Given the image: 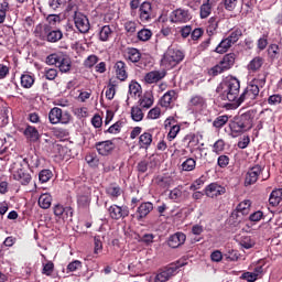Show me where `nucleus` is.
I'll return each instance as SVG.
<instances>
[{"label":"nucleus","mask_w":282,"mask_h":282,"mask_svg":"<svg viewBox=\"0 0 282 282\" xmlns=\"http://www.w3.org/2000/svg\"><path fill=\"white\" fill-rule=\"evenodd\" d=\"M254 116V110H248L247 112L235 117L230 123L231 131H234V133H243V131H250V129H252Z\"/></svg>","instance_id":"nucleus-1"},{"label":"nucleus","mask_w":282,"mask_h":282,"mask_svg":"<svg viewBox=\"0 0 282 282\" xmlns=\"http://www.w3.org/2000/svg\"><path fill=\"white\" fill-rule=\"evenodd\" d=\"M224 89L223 98H226L229 102H234L235 107H237L239 90L241 89V83L239 79L231 77L221 84Z\"/></svg>","instance_id":"nucleus-2"},{"label":"nucleus","mask_w":282,"mask_h":282,"mask_svg":"<svg viewBox=\"0 0 282 282\" xmlns=\"http://www.w3.org/2000/svg\"><path fill=\"white\" fill-rule=\"evenodd\" d=\"M35 36L41 39V41H47L48 43H58L61 39H63V31L61 30H52L50 24L37 25L35 28Z\"/></svg>","instance_id":"nucleus-3"},{"label":"nucleus","mask_w":282,"mask_h":282,"mask_svg":"<svg viewBox=\"0 0 282 282\" xmlns=\"http://www.w3.org/2000/svg\"><path fill=\"white\" fill-rule=\"evenodd\" d=\"M263 171H265V167L260 164L249 167L245 175V186H252V184H257V182H259V177H261L262 182L270 180V172L263 174Z\"/></svg>","instance_id":"nucleus-4"},{"label":"nucleus","mask_w":282,"mask_h":282,"mask_svg":"<svg viewBox=\"0 0 282 282\" xmlns=\"http://www.w3.org/2000/svg\"><path fill=\"white\" fill-rule=\"evenodd\" d=\"M47 65H55L62 74H67L72 69V58L63 53H53L46 57Z\"/></svg>","instance_id":"nucleus-5"},{"label":"nucleus","mask_w":282,"mask_h":282,"mask_svg":"<svg viewBox=\"0 0 282 282\" xmlns=\"http://www.w3.org/2000/svg\"><path fill=\"white\" fill-rule=\"evenodd\" d=\"M184 61V53L180 50L169 48L164 53L161 64L165 69H173L176 65H180Z\"/></svg>","instance_id":"nucleus-6"},{"label":"nucleus","mask_w":282,"mask_h":282,"mask_svg":"<svg viewBox=\"0 0 282 282\" xmlns=\"http://www.w3.org/2000/svg\"><path fill=\"white\" fill-rule=\"evenodd\" d=\"M259 86L251 82L249 85H247L242 94L239 96L237 107L243 105V102H246L247 105H254V100L259 98Z\"/></svg>","instance_id":"nucleus-7"},{"label":"nucleus","mask_w":282,"mask_h":282,"mask_svg":"<svg viewBox=\"0 0 282 282\" xmlns=\"http://www.w3.org/2000/svg\"><path fill=\"white\" fill-rule=\"evenodd\" d=\"M28 169H30V161L23 159L20 163V167L13 173V180L19 182L22 186H28V184L32 182V174L28 172Z\"/></svg>","instance_id":"nucleus-8"},{"label":"nucleus","mask_w":282,"mask_h":282,"mask_svg":"<svg viewBox=\"0 0 282 282\" xmlns=\"http://www.w3.org/2000/svg\"><path fill=\"white\" fill-rule=\"evenodd\" d=\"M48 120L51 124H69L72 122V115L58 107H54L48 112Z\"/></svg>","instance_id":"nucleus-9"},{"label":"nucleus","mask_w":282,"mask_h":282,"mask_svg":"<svg viewBox=\"0 0 282 282\" xmlns=\"http://www.w3.org/2000/svg\"><path fill=\"white\" fill-rule=\"evenodd\" d=\"M183 265H186L184 262L177 261L176 263H172L164 269L159 271V274L155 275L154 282H166L171 276H175L177 274V270L180 268H183Z\"/></svg>","instance_id":"nucleus-10"},{"label":"nucleus","mask_w":282,"mask_h":282,"mask_svg":"<svg viewBox=\"0 0 282 282\" xmlns=\"http://www.w3.org/2000/svg\"><path fill=\"white\" fill-rule=\"evenodd\" d=\"M235 53L226 54L223 59L214 66L210 72L212 76H219V74H224V72H228L232 65H235Z\"/></svg>","instance_id":"nucleus-11"},{"label":"nucleus","mask_w":282,"mask_h":282,"mask_svg":"<svg viewBox=\"0 0 282 282\" xmlns=\"http://www.w3.org/2000/svg\"><path fill=\"white\" fill-rule=\"evenodd\" d=\"M139 19L142 23H151V21L155 19V13H153V3L144 1L140 4Z\"/></svg>","instance_id":"nucleus-12"},{"label":"nucleus","mask_w":282,"mask_h":282,"mask_svg":"<svg viewBox=\"0 0 282 282\" xmlns=\"http://www.w3.org/2000/svg\"><path fill=\"white\" fill-rule=\"evenodd\" d=\"M193 19L191 11L188 9L178 8L171 12L170 21L171 23H188Z\"/></svg>","instance_id":"nucleus-13"},{"label":"nucleus","mask_w":282,"mask_h":282,"mask_svg":"<svg viewBox=\"0 0 282 282\" xmlns=\"http://www.w3.org/2000/svg\"><path fill=\"white\" fill-rule=\"evenodd\" d=\"M74 23H75V26L77 28L78 32H80L82 34H87V32H89V30L91 28L87 15H85L78 11H75Z\"/></svg>","instance_id":"nucleus-14"},{"label":"nucleus","mask_w":282,"mask_h":282,"mask_svg":"<svg viewBox=\"0 0 282 282\" xmlns=\"http://www.w3.org/2000/svg\"><path fill=\"white\" fill-rule=\"evenodd\" d=\"M115 74L121 83H124L129 78V74L127 73V64L123 61L116 62L115 66Z\"/></svg>","instance_id":"nucleus-15"},{"label":"nucleus","mask_w":282,"mask_h":282,"mask_svg":"<svg viewBox=\"0 0 282 282\" xmlns=\"http://www.w3.org/2000/svg\"><path fill=\"white\" fill-rule=\"evenodd\" d=\"M226 193V187L217 184V183H212L205 188V194L207 197H219V195H224Z\"/></svg>","instance_id":"nucleus-16"},{"label":"nucleus","mask_w":282,"mask_h":282,"mask_svg":"<svg viewBox=\"0 0 282 282\" xmlns=\"http://www.w3.org/2000/svg\"><path fill=\"white\" fill-rule=\"evenodd\" d=\"M95 147L99 155H109V153L116 149V145H113L111 141L97 142Z\"/></svg>","instance_id":"nucleus-17"},{"label":"nucleus","mask_w":282,"mask_h":282,"mask_svg":"<svg viewBox=\"0 0 282 282\" xmlns=\"http://www.w3.org/2000/svg\"><path fill=\"white\" fill-rule=\"evenodd\" d=\"M186 241V235L184 232H176L169 238L170 248H180V246H184Z\"/></svg>","instance_id":"nucleus-18"},{"label":"nucleus","mask_w":282,"mask_h":282,"mask_svg":"<svg viewBox=\"0 0 282 282\" xmlns=\"http://www.w3.org/2000/svg\"><path fill=\"white\" fill-rule=\"evenodd\" d=\"M164 76H166V72L152 70L144 76V80L148 85H153V83H160Z\"/></svg>","instance_id":"nucleus-19"},{"label":"nucleus","mask_w":282,"mask_h":282,"mask_svg":"<svg viewBox=\"0 0 282 282\" xmlns=\"http://www.w3.org/2000/svg\"><path fill=\"white\" fill-rule=\"evenodd\" d=\"M23 135L30 142H39V140L41 139V134L39 133V130L33 126H26V128L23 131Z\"/></svg>","instance_id":"nucleus-20"},{"label":"nucleus","mask_w":282,"mask_h":282,"mask_svg":"<svg viewBox=\"0 0 282 282\" xmlns=\"http://www.w3.org/2000/svg\"><path fill=\"white\" fill-rule=\"evenodd\" d=\"M175 100H177V93L175 90H169L161 98V107L169 108Z\"/></svg>","instance_id":"nucleus-21"},{"label":"nucleus","mask_w":282,"mask_h":282,"mask_svg":"<svg viewBox=\"0 0 282 282\" xmlns=\"http://www.w3.org/2000/svg\"><path fill=\"white\" fill-rule=\"evenodd\" d=\"M264 63H265V59H263V57L256 56L249 62V64L247 65V69L248 72H252V73L259 72V69L263 67Z\"/></svg>","instance_id":"nucleus-22"},{"label":"nucleus","mask_w":282,"mask_h":282,"mask_svg":"<svg viewBox=\"0 0 282 282\" xmlns=\"http://www.w3.org/2000/svg\"><path fill=\"white\" fill-rule=\"evenodd\" d=\"M126 58L127 61H130V63H140L142 53H140V50L138 48L128 47L126 51Z\"/></svg>","instance_id":"nucleus-23"},{"label":"nucleus","mask_w":282,"mask_h":282,"mask_svg":"<svg viewBox=\"0 0 282 282\" xmlns=\"http://www.w3.org/2000/svg\"><path fill=\"white\" fill-rule=\"evenodd\" d=\"M153 143V134H151V132H143L140 137H139V147L140 149H149V147H151V144Z\"/></svg>","instance_id":"nucleus-24"},{"label":"nucleus","mask_w":282,"mask_h":282,"mask_svg":"<svg viewBox=\"0 0 282 282\" xmlns=\"http://www.w3.org/2000/svg\"><path fill=\"white\" fill-rule=\"evenodd\" d=\"M189 107H194L195 109H205L206 98L202 97V95H194L189 99Z\"/></svg>","instance_id":"nucleus-25"},{"label":"nucleus","mask_w":282,"mask_h":282,"mask_svg":"<svg viewBox=\"0 0 282 282\" xmlns=\"http://www.w3.org/2000/svg\"><path fill=\"white\" fill-rule=\"evenodd\" d=\"M106 193L109 197H112V199H118V197L122 195V188L119 187L118 184L112 183L106 188Z\"/></svg>","instance_id":"nucleus-26"},{"label":"nucleus","mask_w":282,"mask_h":282,"mask_svg":"<svg viewBox=\"0 0 282 282\" xmlns=\"http://www.w3.org/2000/svg\"><path fill=\"white\" fill-rule=\"evenodd\" d=\"M282 200V188L274 189L271 192L269 197L270 206H279Z\"/></svg>","instance_id":"nucleus-27"},{"label":"nucleus","mask_w":282,"mask_h":282,"mask_svg":"<svg viewBox=\"0 0 282 282\" xmlns=\"http://www.w3.org/2000/svg\"><path fill=\"white\" fill-rule=\"evenodd\" d=\"M231 47H232V44L230 43L229 39L226 37L221 40V42L216 46L215 52L217 54H226V52H228V50Z\"/></svg>","instance_id":"nucleus-28"},{"label":"nucleus","mask_w":282,"mask_h":282,"mask_svg":"<svg viewBox=\"0 0 282 282\" xmlns=\"http://www.w3.org/2000/svg\"><path fill=\"white\" fill-rule=\"evenodd\" d=\"M215 4L203 2V4L199 8V17L200 19H208L210 14H213V7Z\"/></svg>","instance_id":"nucleus-29"},{"label":"nucleus","mask_w":282,"mask_h":282,"mask_svg":"<svg viewBox=\"0 0 282 282\" xmlns=\"http://www.w3.org/2000/svg\"><path fill=\"white\" fill-rule=\"evenodd\" d=\"M217 28H219V19H218V18H215V17H212V18L208 20L207 34H208L209 36H213L214 34H216Z\"/></svg>","instance_id":"nucleus-30"},{"label":"nucleus","mask_w":282,"mask_h":282,"mask_svg":"<svg viewBox=\"0 0 282 282\" xmlns=\"http://www.w3.org/2000/svg\"><path fill=\"white\" fill-rule=\"evenodd\" d=\"M111 34H113V30H111V26L104 25L99 31V41H109V39H111Z\"/></svg>","instance_id":"nucleus-31"},{"label":"nucleus","mask_w":282,"mask_h":282,"mask_svg":"<svg viewBox=\"0 0 282 282\" xmlns=\"http://www.w3.org/2000/svg\"><path fill=\"white\" fill-rule=\"evenodd\" d=\"M131 118L134 122H142V120H144V112H142V108L138 106L132 107Z\"/></svg>","instance_id":"nucleus-32"},{"label":"nucleus","mask_w":282,"mask_h":282,"mask_svg":"<svg viewBox=\"0 0 282 282\" xmlns=\"http://www.w3.org/2000/svg\"><path fill=\"white\" fill-rule=\"evenodd\" d=\"M139 105L142 107V109H151V107H153V96L151 94H145L139 100Z\"/></svg>","instance_id":"nucleus-33"},{"label":"nucleus","mask_w":282,"mask_h":282,"mask_svg":"<svg viewBox=\"0 0 282 282\" xmlns=\"http://www.w3.org/2000/svg\"><path fill=\"white\" fill-rule=\"evenodd\" d=\"M39 206H41L44 210H47V208L52 206V195L42 194L39 198Z\"/></svg>","instance_id":"nucleus-34"},{"label":"nucleus","mask_w":282,"mask_h":282,"mask_svg":"<svg viewBox=\"0 0 282 282\" xmlns=\"http://www.w3.org/2000/svg\"><path fill=\"white\" fill-rule=\"evenodd\" d=\"M116 87H118V84L116 80H109L108 88L106 90V98L108 100H113V97L116 96Z\"/></svg>","instance_id":"nucleus-35"},{"label":"nucleus","mask_w":282,"mask_h":282,"mask_svg":"<svg viewBox=\"0 0 282 282\" xmlns=\"http://www.w3.org/2000/svg\"><path fill=\"white\" fill-rule=\"evenodd\" d=\"M182 171H195V166H197V161H195V159L189 158L186 159L183 163H182Z\"/></svg>","instance_id":"nucleus-36"},{"label":"nucleus","mask_w":282,"mask_h":282,"mask_svg":"<svg viewBox=\"0 0 282 282\" xmlns=\"http://www.w3.org/2000/svg\"><path fill=\"white\" fill-rule=\"evenodd\" d=\"M243 36V31L241 29H235L230 32L229 36L227 37L232 45L237 43Z\"/></svg>","instance_id":"nucleus-37"},{"label":"nucleus","mask_w":282,"mask_h":282,"mask_svg":"<svg viewBox=\"0 0 282 282\" xmlns=\"http://www.w3.org/2000/svg\"><path fill=\"white\" fill-rule=\"evenodd\" d=\"M152 36H153V32L149 29H142L138 32V39L143 43H147V41H150Z\"/></svg>","instance_id":"nucleus-38"},{"label":"nucleus","mask_w":282,"mask_h":282,"mask_svg":"<svg viewBox=\"0 0 282 282\" xmlns=\"http://www.w3.org/2000/svg\"><path fill=\"white\" fill-rule=\"evenodd\" d=\"M21 85L22 87H24V89H30V87H32V85H34V77H32V75H22L21 76Z\"/></svg>","instance_id":"nucleus-39"},{"label":"nucleus","mask_w":282,"mask_h":282,"mask_svg":"<svg viewBox=\"0 0 282 282\" xmlns=\"http://www.w3.org/2000/svg\"><path fill=\"white\" fill-rule=\"evenodd\" d=\"M54 177V174L52 173V170H42L39 173V180L41 184H46V182L51 178Z\"/></svg>","instance_id":"nucleus-40"},{"label":"nucleus","mask_w":282,"mask_h":282,"mask_svg":"<svg viewBox=\"0 0 282 282\" xmlns=\"http://www.w3.org/2000/svg\"><path fill=\"white\" fill-rule=\"evenodd\" d=\"M227 122H228V116L223 115V116L217 117L214 120L213 127H215L216 129H221V127H224Z\"/></svg>","instance_id":"nucleus-41"},{"label":"nucleus","mask_w":282,"mask_h":282,"mask_svg":"<svg viewBox=\"0 0 282 282\" xmlns=\"http://www.w3.org/2000/svg\"><path fill=\"white\" fill-rule=\"evenodd\" d=\"M44 76L46 80H56L58 76V70L56 68H45Z\"/></svg>","instance_id":"nucleus-42"},{"label":"nucleus","mask_w":282,"mask_h":282,"mask_svg":"<svg viewBox=\"0 0 282 282\" xmlns=\"http://www.w3.org/2000/svg\"><path fill=\"white\" fill-rule=\"evenodd\" d=\"M155 182L160 188H169V186H171L170 177L159 176L156 177Z\"/></svg>","instance_id":"nucleus-43"},{"label":"nucleus","mask_w":282,"mask_h":282,"mask_svg":"<svg viewBox=\"0 0 282 282\" xmlns=\"http://www.w3.org/2000/svg\"><path fill=\"white\" fill-rule=\"evenodd\" d=\"M67 4V0H50L48 6L52 10H58L61 8H65Z\"/></svg>","instance_id":"nucleus-44"},{"label":"nucleus","mask_w":282,"mask_h":282,"mask_svg":"<svg viewBox=\"0 0 282 282\" xmlns=\"http://www.w3.org/2000/svg\"><path fill=\"white\" fill-rule=\"evenodd\" d=\"M206 182V176H200L196 181L193 182V184L189 186V191H199L202 186H204Z\"/></svg>","instance_id":"nucleus-45"},{"label":"nucleus","mask_w":282,"mask_h":282,"mask_svg":"<svg viewBox=\"0 0 282 282\" xmlns=\"http://www.w3.org/2000/svg\"><path fill=\"white\" fill-rule=\"evenodd\" d=\"M99 58L96 55H89L85 61H84V66L87 69H91L96 63H98Z\"/></svg>","instance_id":"nucleus-46"},{"label":"nucleus","mask_w":282,"mask_h":282,"mask_svg":"<svg viewBox=\"0 0 282 282\" xmlns=\"http://www.w3.org/2000/svg\"><path fill=\"white\" fill-rule=\"evenodd\" d=\"M180 124L172 126L170 132L167 133V140L170 142H172V140H175V138H177V133H180Z\"/></svg>","instance_id":"nucleus-47"},{"label":"nucleus","mask_w":282,"mask_h":282,"mask_svg":"<svg viewBox=\"0 0 282 282\" xmlns=\"http://www.w3.org/2000/svg\"><path fill=\"white\" fill-rule=\"evenodd\" d=\"M124 30L128 34H135V30H138V23L135 21H127L124 23Z\"/></svg>","instance_id":"nucleus-48"},{"label":"nucleus","mask_w":282,"mask_h":282,"mask_svg":"<svg viewBox=\"0 0 282 282\" xmlns=\"http://www.w3.org/2000/svg\"><path fill=\"white\" fill-rule=\"evenodd\" d=\"M161 115H162V109H160V107H154L148 112V119L158 120V118H160Z\"/></svg>","instance_id":"nucleus-49"},{"label":"nucleus","mask_w":282,"mask_h":282,"mask_svg":"<svg viewBox=\"0 0 282 282\" xmlns=\"http://www.w3.org/2000/svg\"><path fill=\"white\" fill-rule=\"evenodd\" d=\"M250 206H252V202L246 199L237 205L236 210L237 213H243V210H250Z\"/></svg>","instance_id":"nucleus-50"},{"label":"nucleus","mask_w":282,"mask_h":282,"mask_svg":"<svg viewBox=\"0 0 282 282\" xmlns=\"http://www.w3.org/2000/svg\"><path fill=\"white\" fill-rule=\"evenodd\" d=\"M53 134L55 135V138H67L69 135V131H67V129L65 128H55L53 129Z\"/></svg>","instance_id":"nucleus-51"},{"label":"nucleus","mask_w":282,"mask_h":282,"mask_svg":"<svg viewBox=\"0 0 282 282\" xmlns=\"http://www.w3.org/2000/svg\"><path fill=\"white\" fill-rule=\"evenodd\" d=\"M141 86L137 82H131L129 85L130 96H138L140 94Z\"/></svg>","instance_id":"nucleus-52"},{"label":"nucleus","mask_w":282,"mask_h":282,"mask_svg":"<svg viewBox=\"0 0 282 282\" xmlns=\"http://www.w3.org/2000/svg\"><path fill=\"white\" fill-rule=\"evenodd\" d=\"M170 199L173 202H180L182 199V189L180 187H176L170 192Z\"/></svg>","instance_id":"nucleus-53"},{"label":"nucleus","mask_w":282,"mask_h":282,"mask_svg":"<svg viewBox=\"0 0 282 282\" xmlns=\"http://www.w3.org/2000/svg\"><path fill=\"white\" fill-rule=\"evenodd\" d=\"M202 36H204V29L196 28V29L192 30V33H191L192 41H199V39H202Z\"/></svg>","instance_id":"nucleus-54"},{"label":"nucleus","mask_w":282,"mask_h":282,"mask_svg":"<svg viewBox=\"0 0 282 282\" xmlns=\"http://www.w3.org/2000/svg\"><path fill=\"white\" fill-rule=\"evenodd\" d=\"M52 272H54V262L48 261L47 263L43 264L42 274L46 276H51Z\"/></svg>","instance_id":"nucleus-55"},{"label":"nucleus","mask_w":282,"mask_h":282,"mask_svg":"<svg viewBox=\"0 0 282 282\" xmlns=\"http://www.w3.org/2000/svg\"><path fill=\"white\" fill-rule=\"evenodd\" d=\"M153 210V203L148 202L139 206L138 213H151Z\"/></svg>","instance_id":"nucleus-56"},{"label":"nucleus","mask_w":282,"mask_h":282,"mask_svg":"<svg viewBox=\"0 0 282 282\" xmlns=\"http://www.w3.org/2000/svg\"><path fill=\"white\" fill-rule=\"evenodd\" d=\"M192 32H193V28L191 25L182 26L180 30V34H181L182 39H188V36H191Z\"/></svg>","instance_id":"nucleus-57"},{"label":"nucleus","mask_w":282,"mask_h":282,"mask_svg":"<svg viewBox=\"0 0 282 282\" xmlns=\"http://www.w3.org/2000/svg\"><path fill=\"white\" fill-rule=\"evenodd\" d=\"M228 164H230V158H228V155H220L218 158V166H220V169H226Z\"/></svg>","instance_id":"nucleus-58"},{"label":"nucleus","mask_w":282,"mask_h":282,"mask_svg":"<svg viewBox=\"0 0 282 282\" xmlns=\"http://www.w3.org/2000/svg\"><path fill=\"white\" fill-rule=\"evenodd\" d=\"M282 102V97L281 95L276 94V95H271L269 98H268V104L269 105H281Z\"/></svg>","instance_id":"nucleus-59"},{"label":"nucleus","mask_w":282,"mask_h":282,"mask_svg":"<svg viewBox=\"0 0 282 282\" xmlns=\"http://www.w3.org/2000/svg\"><path fill=\"white\" fill-rule=\"evenodd\" d=\"M137 171H139L140 173H147V171H149V161H140L137 165Z\"/></svg>","instance_id":"nucleus-60"},{"label":"nucleus","mask_w":282,"mask_h":282,"mask_svg":"<svg viewBox=\"0 0 282 282\" xmlns=\"http://www.w3.org/2000/svg\"><path fill=\"white\" fill-rule=\"evenodd\" d=\"M122 128V122L117 121L112 126H110L107 130L108 133H120V129Z\"/></svg>","instance_id":"nucleus-61"},{"label":"nucleus","mask_w":282,"mask_h":282,"mask_svg":"<svg viewBox=\"0 0 282 282\" xmlns=\"http://www.w3.org/2000/svg\"><path fill=\"white\" fill-rule=\"evenodd\" d=\"M268 47V35H263L258 40V50L263 52Z\"/></svg>","instance_id":"nucleus-62"},{"label":"nucleus","mask_w":282,"mask_h":282,"mask_svg":"<svg viewBox=\"0 0 282 282\" xmlns=\"http://www.w3.org/2000/svg\"><path fill=\"white\" fill-rule=\"evenodd\" d=\"M77 204L78 206H82V207L87 206V204H89V195L87 194L79 195L77 198Z\"/></svg>","instance_id":"nucleus-63"},{"label":"nucleus","mask_w":282,"mask_h":282,"mask_svg":"<svg viewBox=\"0 0 282 282\" xmlns=\"http://www.w3.org/2000/svg\"><path fill=\"white\" fill-rule=\"evenodd\" d=\"M241 279H245V281H248V282H254L257 281V273H253V272H245L242 275H241Z\"/></svg>","instance_id":"nucleus-64"}]
</instances>
